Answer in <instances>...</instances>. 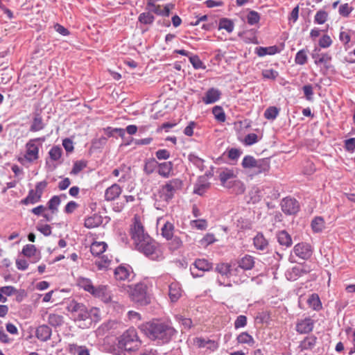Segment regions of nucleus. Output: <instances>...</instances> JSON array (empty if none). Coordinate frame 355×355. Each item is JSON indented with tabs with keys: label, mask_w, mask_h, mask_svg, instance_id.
Masks as SVG:
<instances>
[{
	"label": "nucleus",
	"mask_w": 355,
	"mask_h": 355,
	"mask_svg": "<svg viewBox=\"0 0 355 355\" xmlns=\"http://www.w3.org/2000/svg\"><path fill=\"white\" fill-rule=\"evenodd\" d=\"M233 192L236 194H242L245 192V187L244 184L239 180H234L232 184V188Z\"/></svg>",
	"instance_id": "nucleus-53"
},
{
	"label": "nucleus",
	"mask_w": 355,
	"mask_h": 355,
	"mask_svg": "<svg viewBox=\"0 0 355 355\" xmlns=\"http://www.w3.org/2000/svg\"><path fill=\"white\" fill-rule=\"evenodd\" d=\"M130 170L129 168H127L125 165L121 166L118 168H115L112 171V175L114 177H119L120 176V178L119 179V182H124L127 179V174L128 171Z\"/></svg>",
	"instance_id": "nucleus-35"
},
{
	"label": "nucleus",
	"mask_w": 355,
	"mask_h": 355,
	"mask_svg": "<svg viewBox=\"0 0 355 355\" xmlns=\"http://www.w3.org/2000/svg\"><path fill=\"white\" fill-rule=\"evenodd\" d=\"M257 161V159H256L253 156L246 155L243 157L241 165L244 168L252 169L253 166H255Z\"/></svg>",
	"instance_id": "nucleus-51"
},
{
	"label": "nucleus",
	"mask_w": 355,
	"mask_h": 355,
	"mask_svg": "<svg viewBox=\"0 0 355 355\" xmlns=\"http://www.w3.org/2000/svg\"><path fill=\"white\" fill-rule=\"evenodd\" d=\"M270 168V162L269 158H263L257 159L255 166L252 169H254V175H259L268 172Z\"/></svg>",
	"instance_id": "nucleus-17"
},
{
	"label": "nucleus",
	"mask_w": 355,
	"mask_h": 355,
	"mask_svg": "<svg viewBox=\"0 0 355 355\" xmlns=\"http://www.w3.org/2000/svg\"><path fill=\"white\" fill-rule=\"evenodd\" d=\"M114 278L116 281L130 282L135 275L132 268L130 266L120 265L114 270Z\"/></svg>",
	"instance_id": "nucleus-7"
},
{
	"label": "nucleus",
	"mask_w": 355,
	"mask_h": 355,
	"mask_svg": "<svg viewBox=\"0 0 355 355\" xmlns=\"http://www.w3.org/2000/svg\"><path fill=\"white\" fill-rule=\"evenodd\" d=\"M218 177L221 185L226 188H232V182L237 180V174L235 171L227 168H221Z\"/></svg>",
	"instance_id": "nucleus-8"
},
{
	"label": "nucleus",
	"mask_w": 355,
	"mask_h": 355,
	"mask_svg": "<svg viewBox=\"0 0 355 355\" xmlns=\"http://www.w3.org/2000/svg\"><path fill=\"white\" fill-rule=\"evenodd\" d=\"M277 239L279 245L282 246L289 248L293 242L291 235L286 231L282 230L277 233Z\"/></svg>",
	"instance_id": "nucleus-24"
},
{
	"label": "nucleus",
	"mask_w": 355,
	"mask_h": 355,
	"mask_svg": "<svg viewBox=\"0 0 355 355\" xmlns=\"http://www.w3.org/2000/svg\"><path fill=\"white\" fill-rule=\"evenodd\" d=\"M84 306V304L82 303H78L76 301L71 300L70 301L67 306V309L69 311L73 317L79 312V311Z\"/></svg>",
	"instance_id": "nucleus-45"
},
{
	"label": "nucleus",
	"mask_w": 355,
	"mask_h": 355,
	"mask_svg": "<svg viewBox=\"0 0 355 355\" xmlns=\"http://www.w3.org/2000/svg\"><path fill=\"white\" fill-rule=\"evenodd\" d=\"M191 226L198 230H204L207 227V220L205 219L193 220L190 222Z\"/></svg>",
	"instance_id": "nucleus-57"
},
{
	"label": "nucleus",
	"mask_w": 355,
	"mask_h": 355,
	"mask_svg": "<svg viewBox=\"0 0 355 355\" xmlns=\"http://www.w3.org/2000/svg\"><path fill=\"white\" fill-rule=\"evenodd\" d=\"M130 232L135 248L139 252L152 260L159 261L164 258L157 243L145 231L139 216L134 217Z\"/></svg>",
	"instance_id": "nucleus-1"
},
{
	"label": "nucleus",
	"mask_w": 355,
	"mask_h": 355,
	"mask_svg": "<svg viewBox=\"0 0 355 355\" xmlns=\"http://www.w3.org/2000/svg\"><path fill=\"white\" fill-rule=\"evenodd\" d=\"M216 270L221 275L218 279V284L225 286H232L230 281H225V278H228L231 275V266L228 263H220L217 264Z\"/></svg>",
	"instance_id": "nucleus-11"
},
{
	"label": "nucleus",
	"mask_w": 355,
	"mask_h": 355,
	"mask_svg": "<svg viewBox=\"0 0 355 355\" xmlns=\"http://www.w3.org/2000/svg\"><path fill=\"white\" fill-rule=\"evenodd\" d=\"M212 113L215 119L219 122H224L226 119L225 114L220 106H214L212 108Z\"/></svg>",
	"instance_id": "nucleus-50"
},
{
	"label": "nucleus",
	"mask_w": 355,
	"mask_h": 355,
	"mask_svg": "<svg viewBox=\"0 0 355 355\" xmlns=\"http://www.w3.org/2000/svg\"><path fill=\"white\" fill-rule=\"evenodd\" d=\"M41 198H42L34 191V189H31L28 191V196L24 199L21 200V203L25 205L29 204L34 205L40 202Z\"/></svg>",
	"instance_id": "nucleus-31"
},
{
	"label": "nucleus",
	"mask_w": 355,
	"mask_h": 355,
	"mask_svg": "<svg viewBox=\"0 0 355 355\" xmlns=\"http://www.w3.org/2000/svg\"><path fill=\"white\" fill-rule=\"evenodd\" d=\"M260 20L259 14L254 10L250 11L247 15V21L250 25H254Z\"/></svg>",
	"instance_id": "nucleus-56"
},
{
	"label": "nucleus",
	"mask_w": 355,
	"mask_h": 355,
	"mask_svg": "<svg viewBox=\"0 0 355 355\" xmlns=\"http://www.w3.org/2000/svg\"><path fill=\"white\" fill-rule=\"evenodd\" d=\"M158 166V162L155 160V159H148L145 161L144 171L146 174L150 175L153 173L156 168Z\"/></svg>",
	"instance_id": "nucleus-39"
},
{
	"label": "nucleus",
	"mask_w": 355,
	"mask_h": 355,
	"mask_svg": "<svg viewBox=\"0 0 355 355\" xmlns=\"http://www.w3.org/2000/svg\"><path fill=\"white\" fill-rule=\"evenodd\" d=\"M93 291L90 293L93 296L100 297L105 302L111 301V296L107 286L100 285L97 287L94 286Z\"/></svg>",
	"instance_id": "nucleus-16"
},
{
	"label": "nucleus",
	"mask_w": 355,
	"mask_h": 355,
	"mask_svg": "<svg viewBox=\"0 0 355 355\" xmlns=\"http://www.w3.org/2000/svg\"><path fill=\"white\" fill-rule=\"evenodd\" d=\"M189 61L196 69H205V66L198 55L189 56Z\"/></svg>",
	"instance_id": "nucleus-59"
},
{
	"label": "nucleus",
	"mask_w": 355,
	"mask_h": 355,
	"mask_svg": "<svg viewBox=\"0 0 355 355\" xmlns=\"http://www.w3.org/2000/svg\"><path fill=\"white\" fill-rule=\"evenodd\" d=\"M308 51L306 49L300 50L295 55V62L297 64L304 65L306 63L308 60L307 56Z\"/></svg>",
	"instance_id": "nucleus-44"
},
{
	"label": "nucleus",
	"mask_w": 355,
	"mask_h": 355,
	"mask_svg": "<svg viewBox=\"0 0 355 355\" xmlns=\"http://www.w3.org/2000/svg\"><path fill=\"white\" fill-rule=\"evenodd\" d=\"M141 345L136 329L133 328L126 330L119 338L118 346L125 351H135Z\"/></svg>",
	"instance_id": "nucleus-3"
},
{
	"label": "nucleus",
	"mask_w": 355,
	"mask_h": 355,
	"mask_svg": "<svg viewBox=\"0 0 355 355\" xmlns=\"http://www.w3.org/2000/svg\"><path fill=\"white\" fill-rule=\"evenodd\" d=\"M183 187V182L179 178H174L167 181L159 189V196L164 202H168L175 194L180 191Z\"/></svg>",
	"instance_id": "nucleus-5"
},
{
	"label": "nucleus",
	"mask_w": 355,
	"mask_h": 355,
	"mask_svg": "<svg viewBox=\"0 0 355 355\" xmlns=\"http://www.w3.org/2000/svg\"><path fill=\"white\" fill-rule=\"evenodd\" d=\"M281 207L282 211L287 215L297 214L300 210L298 202L292 198H285L282 200Z\"/></svg>",
	"instance_id": "nucleus-10"
},
{
	"label": "nucleus",
	"mask_w": 355,
	"mask_h": 355,
	"mask_svg": "<svg viewBox=\"0 0 355 355\" xmlns=\"http://www.w3.org/2000/svg\"><path fill=\"white\" fill-rule=\"evenodd\" d=\"M36 252V248L34 245L28 244L24 246L22 249V254L28 257H31L35 255Z\"/></svg>",
	"instance_id": "nucleus-62"
},
{
	"label": "nucleus",
	"mask_w": 355,
	"mask_h": 355,
	"mask_svg": "<svg viewBox=\"0 0 355 355\" xmlns=\"http://www.w3.org/2000/svg\"><path fill=\"white\" fill-rule=\"evenodd\" d=\"M86 167V163L83 161H77L73 164V168L70 173L71 175L78 174L83 168Z\"/></svg>",
	"instance_id": "nucleus-64"
},
{
	"label": "nucleus",
	"mask_w": 355,
	"mask_h": 355,
	"mask_svg": "<svg viewBox=\"0 0 355 355\" xmlns=\"http://www.w3.org/2000/svg\"><path fill=\"white\" fill-rule=\"evenodd\" d=\"M89 320H91V326L93 322H97L100 320V310L98 308L93 307L89 310Z\"/></svg>",
	"instance_id": "nucleus-58"
},
{
	"label": "nucleus",
	"mask_w": 355,
	"mask_h": 355,
	"mask_svg": "<svg viewBox=\"0 0 355 355\" xmlns=\"http://www.w3.org/2000/svg\"><path fill=\"white\" fill-rule=\"evenodd\" d=\"M212 268V263L205 259H198L195 261L190 268L191 273L193 277H201L202 275L198 273L197 270L204 272L209 271Z\"/></svg>",
	"instance_id": "nucleus-9"
},
{
	"label": "nucleus",
	"mask_w": 355,
	"mask_h": 355,
	"mask_svg": "<svg viewBox=\"0 0 355 355\" xmlns=\"http://www.w3.org/2000/svg\"><path fill=\"white\" fill-rule=\"evenodd\" d=\"M122 188L116 183L112 184L105 191L104 198L106 201H113L121 195Z\"/></svg>",
	"instance_id": "nucleus-15"
},
{
	"label": "nucleus",
	"mask_w": 355,
	"mask_h": 355,
	"mask_svg": "<svg viewBox=\"0 0 355 355\" xmlns=\"http://www.w3.org/2000/svg\"><path fill=\"white\" fill-rule=\"evenodd\" d=\"M107 246V243L105 242L95 241L90 246V252L94 256L99 257L105 252Z\"/></svg>",
	"instance_id": "nucleus-25"
},
{
	"label": "nucleus",
	"mask_w": 355,
	"mask_h": 355,
	"mask_svg": "<svg viewBox=\"0 0 355 355\" xmlns=\"http://www.w3.org/2000/svg\"><path fill=\"white\" fill-rule=\"evenodd\" d=\"M45 141L44 137H38L30 139L26 144V154L25 159L29 162H33L39 158V144Z\"/></svg>",
	"instance_id": "nucleus-6"
},
{
	"label": "nucleus",
	"mask_w": 355,
	"mask_h": 355,
	"mask_svg": "<svg viewBox=\"0 0 355 355\" xmlns=\"http://www.w3.org/2000/svg\"><path fill=\"white\" fill-rule=\"evenodd\" d=\"M278 114L279 109L274 106L268 107L264 112L265 118L268 120H275Z\"/></svg>",
	"instance_id": "nucleus-52"
},
{
	"label": "nucleus",
	"mask_w": 355,
	"mask_h": 355,
	"mask_svg": "<svg viewBox=\"0 0 355 355\" xmlns=\"http://www.w3.org/2000/svg\"><path fill=\"white\" fill-rule=\"evenodd\" d=\"M253 243L255 248L259 250H265L268 245V242L262 233H258L254 236Z\"/></svg>",
	"instance_id": "nucleus-28"
},
{
	"label": "nucleus",
	"mask_w": 355,
	"mask_h": 355,
	"mask_svg": "<svg viewBox=\"0 0 355 355\" xmlns=\"http://www.w3.org/2000/svg\"><path fill=\"white\" fill-rule=\"evenodd\" d=\"M262 76L266 79L275 80L279 73L272 69H266L262 71Z\"/></svg>",
	"instance_id": "nucleus-61"
},
{
	"label": "nucleus",
	"mask_w": 355,
	"mask_h": 355,
	"mask_svg": "<svg viewBox=\"0 0 355 355\" xmlns=\"http://www.w3.org/2000/svg\"><path fill=\"white\" fill-rule=\"evenodd\" d=\"M162 235L166 240L173 238L174 232V225L172 223L166 221L161 228Z\"/></svg>",
	"instance_id": "nucleus-34"
},
{
	"label": "nucleus",
	"mask_w": 355,
	"mask_h": 355,
	"mask_svg": "<svg viewBox=\"0 0 355 355\" xmlns=\"http://www.w3.org/2000/svg\"><path fill=\"white\" fill-rule=\"evenodd\" d=\"M173 170V164L171 162L158 163V173L163 178H168Z\"/></svg>",
	"instance_id": "nucleus-27"
},
{
	"label": "nucleus",
	"mask_w": 355,
	"mask_h": 355,
	"mask_svg": "<svg viewBox=\"0 0 355 355\" xmlns=\"http://www.w3.org/2000/svg\"><path fill=\"white\" fill-rule=\"evenodd\" d=\"M353 10L354 8L348 3H344L340 6L338 12L341 16L347 17Z\"/></svg>",
	"instance_id": "nucleus-60"
},
{
	"label": "nucleus",
	"mask_w": 355,
	"mask_h": 355,
	"mask_svg": "<svg viewBox=\"0 0 355 355\" xmlns=\"http://www.w3.org/2000/svg\"><path fill=\"white\" fill-rule=\"evenodd\" d=\"M317 337L314 335L306 336L302 340L298 346V349L300 352L306 350H312L317 343Z\"/></svg>",
	"instance_id": "nucleus-18"
},
{
	"label": "nucleus",
	"mask_w": 355,
	"mask_h": 355,
	"mask_svg": "<svg viewBox=\"0 0 355 355\" xmlns=\"http://www.w3.org/2000/svg\"><path fill=\"white\" fill-rule=\"evenodd\" d=\"M77 284L79 287L83 288L85 291L91 293L93 291V284L92 280L85 277H79L77 279Z\"/></svg>",
	"instance_id": "nucleus-37"
},
{
	"label": "nucleus",
	"mask_w": 355,
	"mask_h": 355,
	"mask_svg": "<svg viewBox=\"0 0 355 355\" xmlns=\"http://www.w3.org/2000/svg\"><path fill=\"white\" fill-rule=\"evenodd\" d=\"M138 20L143 24H152L155 20L154 16L150 12H142L139 15Z\"/></svg>",
	"instance_id": "nucleus-49"
},
{
	"label": "nucleus",
	"mask_w": 355,
	"mask_h": 355,
	"mask_svg": "<svg viewBox=\"0 0 355 355\" xmlns=\"http://www.w3.org/2000/svg\"><path fill=\"white\" fill-rule=\"evenodd\" d=\"M254 266V258L248 254L245 255L239 261V266L243 270H251Z\"/></svg>",
	"instance_id": "nucleus-32"
},
{
	"label": "nucleus",
	"mask_w": 355,
	"mask_h": 355,
	"mask_svg": "<svg viewBox=\"0 0 355 355\" xmlns=\"http://www.w3.org/2000/svg\"><path fill=\"white\" fill-rule=\"evenodd\" d=\"M61 200L58 196H53L48 202V207L51 211L52 214L58 211V207L60 205Z\"/></svg>",
	"instance_id": "nucleus-47"
},
{
	"label": "nucleus",
	"mask_w": 355,
	"mask_h": 355,
	"mask_svg": "<svg viewBox=\"0 0 355 355\" xmlns=\"http://www.w3.org/2000/svg\"><path fill=\"white\" fill-rule=\"evenodd\" d=\"M131 300L139 306H146L150 303V295L147 293V286L144 283H138L134 286H128Z\"/></svg>",
	"instance_id": "nucleus-4"
},
{
	"label": "nucleus",
	"mask_w": 355,
	"mask_h": 355,
	"mask_svg": "<svg viewBox=\"0 0 355 355\" xmlns=\"http://www.w3.org/2000/svg\"><path fill=\"white\" fill-rule=\"evenodd\" d=\"M221 92L216 88L209 89L202 97V101L205 104H211L216 102L220 97Z\"/></svg>",
	"instance_id": "nucleus-19"
},
{
	"label": "nucleus",
	"mask_w": 355,
	"mask_h": 355,
	"mask_svg": "<svg viewBox=\"0 0 355 355\" xmlns=\"http://www.w3.org/2000/svg\"><path fill=\"white\" fill-rule=\"evenodd\" d=\"M51 333V329L49 326L42 324L36 329L35 336L40 340L45 342L50 339Z\"/></svg>",
	"instance_id": "nucleus-20"
},
{
	"label": "nucleus",
	"mask_w": 355,
	"mask_h": 355,
	"mask_svg": "<svg viewBox=\"0 0 355 355\" xmlns=\"http://www.w3.org/2000/svg\"><path fill=\"white\" fill-rule=\"evenodd\" d=\"M182 295V289L178 282H172L168 286V296L172 302H177Z\"/></svg>",
	"instance_id": "nucleus-22"
},
{
	"label": "nucleus",
	"mask_w": 355,
	"mask_h": 355,
	"mask_svg": "<svg viewBox=\"0 0 355 355\" xmlns=\"http://www.w3.org/2000/svg\"><path fill=\"white\" fill-rule=\"evenodd\" d=\"M45 127V123H44L43 119L40 113L35 112L33 114V118L32 123L30 126L31 132H38L43 130Z\"/></svg>",
	"instance_id": "nucleus-21"
},
{
	"label": "nucleus",
	"mask_w": 355,
	"mask_h": 355,
	"mask_svg": "<svg viewBox=\"0 0 355 355\" xmlns=\"http://www.w3.org/2000/svg\"><path fill=\"white\" fill-rule=\"evenodd\" d=\"M70 352L76 353L78 355H89V349L85 346H78L76 344L69 345Z\"/></svg>",
	"instance_id": "nucleus-42"
},
{
	"label": "nucleus",
	"mask_w": 355,
	"mask_h": 355,
	"mask_svg": "<svg viewBox=\"0 0 355 355\" xmlns=\"http://www.w3.org/2000/svg\"><path fill=\"white\" fill-rule=\"evenodd\" d=\"M259 141L258 136L255 133L248 134L244 139L243 144L245 146H252Z\"/></svg>",
	"instance_id": "nucleus-63"
},
{
	"label": "nucleus",
	"mask_w": 355,
	"mask_h": 355,
	"mask_svg": "<svg viewBox=\"0 0 355 355\" xmlns=\"http://www.w3.org/2000/svg\"><path fill=\"white\" fill-rule=\"evenodd\" d=\"M112 260L107 254L99 256L94 261V265L99 270H106L110 266Z\"/></svg>",
	"instance_id": "nucleus-26"
},
{
	"label": "nucleus",
	"mask_w": 355,
	"mask_h": 355,
	"mask_svg": "<svg viewBox=\"0 0 355 355\" xmlns=\"http://www.w3.org/2000/svg\"><path fill=\"white\" fill-rule=\"evenodd\" d=\"M102 223L101 217L97 214H94L92 216L87 217L85 220V227L89 229H92L99 226Z\"/></svg>",
	"instance_id": "nucleus-30"
},
{
	"label": "nucleus",
	"mask_w": 355,
	"mask_h": 355,
	"mask_svg": "<svg viewBox=\"0 0 355 355\" xmlns=\"http://www.w3.org/2000/svg\"><path fill=\"white\" fill-rule=\"evenodd\" d=\"M256 53L260 57H263L266 55H274L278 53V48L276 46L269 47L260 46L256 49Z\"/></svg>",
	"instance_id": "nucleus-38"
},
{
	"label": "nucleus",
	"mask_w": 355,
	"mask_h": 355,
	"mask_svg": "<svg viewBox=\"0 0 355 355\" xmlns=\"http://www.w3.org/2000/svg\"><path fill=\"white\" fill-rule=\"evenodd\" d=\"M293 252L297 257L303 260L309 259L312 255L311 246L306 243L296 244L293 249Z\"/></svg>",
	"instance_id": "nucleus-13"
},
{
	"label": "nucleus",
	"mask_w": 355,
	"mask_h": 355,
	"mask_svg": "<svg viewBox=\"0 0 355 355\" xmlns=\"http://www.w3.org/2000/svg\"><path fill=\"white\" fill-rule=\"evenodd\" d=\"M236 340L239 344H246L250 347H252L255 343L253 337L245 331L239 334L236 337Z\"/></svg>",
	"instance_id": "nucleus-33"
},
{
	"label": "nucleus",
	"mask_w": 355,
	"mask_h": 355,
	"mask_svg": "<svg viewBox=\"0 0 355 355\" xmlns=\"http://www.w3.org/2000/svg\"><path fill=\"white\" fill-rule=\"evenodd\" d=\"M47 321L53 327L61 326L64 322L62 315L56 313H49L48 315Z\"/></svg>",
	"instance_id": "nucleus-36"
},
{
	"label": "nucleus",
	"mask_w": 355,
	"mask_h": 355,
	"mask_svg": "<svg viewBox=\"0 0 355 355\" xmlns=\"http://www.w3.org/2000/svg\"><path fill=\"white\" fill-rule=\"evenodd\" d=\"M314 324V320L310 317L297 320L296 322L295 330L300 334H309L313 331Z\"/></svg>",
	"instance_id": "nucleus-12"
},
{
	"label": "nucleus",
	"mask_w": 355,
	"mask_h": 355,
	"mask_svg": "<svg viewBox=\"0 0 355 355\" xmlns=\"http://www.w3.org/2000/svg\"><path fill=\"white\" fill-rule=\"evenodd\" d=\"M307 304L309 307L314 311H320L322 309V306L320 297L318 294L313 293L309 295L307 300Z\"/></svg>",
	"instance_id": "nucleus-29"
},
{
	"label": "nucleus",
	"mask_w": 355,
	"mask_h": 355,
	"mask_svg": "<svg viewBox=\"0 0 355 355\" xmlns=\"http://www.w3.org/2000/svg\"><path fill=\"white\" fill-rule=\"evenodd\" d=\"M188 159L190 162L194 164L196 167H198L200 171H203L204 166V160L196 155L195 153H190L188 155Z\"/></svg>",
	"instance_id": "nucleus-43"
},
{
	"label": "nucleus",
	"mask_w": 355,
	"mask_h": 355,
	"mask_svg": "<svg viewBox=\"0 0 355 355\" xmlns=\"http://www.w3.org/2000/svg\"><path fill=\"white\" fill-rule=\"evenodd\" d=\"M312 58L315 60V63L317 65L319 64H327L331 59V56L327 53L318 54L313 53Z\"/></svg>",
	"instance_id": "nucleus-41"
},
{
	"label": "nucleus",
	"mask_w": 355,
	"mask_h": 355,
	"mask_svg": "<svg viewBox=\"0 0 355 355\" xmlns=\"http://www.w3.org/2000/svg\"><path fill=\"white\" fill-rule=\"evenodd\" d=\"M234 25L232 20L223 18L219 21L218 28L219 29H225L228 33H232L234 30Z\"/></svg>",
	"instance_id": "nucleus-46"
},
{
	"label": "nucleus",
	"mask_w": 355,
	"mask_h": 355,
	"mask_svg": "<svg viewBox=\"0 0 355 355\" xmlns=\"http://www.w3.org/2000/svg\"><path fill=\"white\" fill-rule=\"evenodd\" d=\"M140 330L157 345L168 343L176 334L170 322L155 320L141 324Z\"/></svg>",
	"instance_id": "nucleus-2"
},
{
	"label": "nucleus",
	"mask_w": 355,
	"mask_h": 355,
	"mask_svg": "<svg viewBox=\"0 0 355 355\" xmlns=\"http://www.w3.org/2000/svg\"><path fill=\"white\" fill-rule=\"evenodd\" d=\"M311 227L314 232H321L324 228V220L320 216L314 218L311 222Z\"/></svg>",
	"instance_id": "nucleus-40"
},
{
	"label": "nucleus",
	"mask_w": 355,
	"mask_h": 355,
	"mask_svg": "<svg viewBox=\"0 0 355 355\" xmlns=\"http://www.w3.org/2000/svg\"><path fill=\"white\" fill-rule=\"evenodd\" d=\"M328 14L324 10H319L316 12L314 17V22L318 24H323L327 20Z\"/></svg>",
	"instance_id": "nucleus-54"
},
{
	"label": "nucleus",
	"mask_w": 355,
	"mask_h": 355,
	"mask_svg": "<svg viewBox=\"0 0 355 355\" xmlns=\"http://www.w3.org/2000/svg\"><path fill=\"white\" fill-rule=\"evenodd\" d=\"M210 183L205 177H200L194 185L193 193L198 195H203L209 187Z\"/></svg>",
	"instance_id": "nucleus-23"
},
{
	"label": "nucleus",
	"mask_w": 355,
	"mask_h": 355,
	"mask_svg": "<svg viewBox=\"0 0 355 355\" xmlns=\"http://www.w3.org/2000/svg\"><path fill=\"white\" fill-rule=\"evenodd\" d=\"M62 154V148L59 146H53L49 152V155L53 161H58L60 159Z\"/></svg>",
	"instance_id": "nucleus-48"
},
{
	"label": "nucleus",
	"mask_w": 355,
	"mask_h": 355,
	"mask_svg": "<svg viewBox=\"0 0 355 355\" xmlns=\"http://www.w3.org/2000/svg\"><path fill=\"white\" fill-rule=\"evenodd\" d=\"M73 318L76 322H79L80 327L85 329L91 327L89 311L85 305Z\"/></svg>",
	"instance_id": "nucleus-14"
},
{
	"label": "nucleus",
	"mask_w": 355,
	"mask_h": 355,
	"mask_svg": "<svg viewBox=\"0 0 355 355\" xmlns=\"http://www.w3.org/2000/svg\"><path fill=\"white\" fill-rule=\"evenodd\" d=\"M287 277L288 279L295 280L302 276V267L295 266L291 269V272H288Z\"/></svg>",
	"instance_id": "nucleus-55"
}]
</instances>
